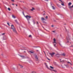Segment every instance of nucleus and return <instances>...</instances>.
I'll list each match as a JSON object with an SVG mask.
<instances>
[{
  "label": "nucleus",
  "instance_id": "18",
  "mask_svg": "<svg viewBox=\"0 0 73 73\" xmlns=\"http://www.w3.org/2000/svg\"><path fill=\"white\" fill-rule=\"evenodd\" d=\"M35 58H36V59L37 60H38V58L37 57V56H35Z\"/></svg>",
  "mask_w": 73,
  "mask_h": 73
},
{
  "label": "nucleus",
  "instance_id": "13",
  "mask_svg": "<svg viewBox=\"0 0 73 73\" xmlns=\"http://www.w3.org/2000/svg\"><path fill=\"white\" fill-rule=\"evenodd\" d=\"M30 53H34V51H30Z\"/></svg>",
  "mask_w": 73,
  "mask_h": 73
},
{
  "label": "nucleus",
  "instance_id": "23",
  "mask_svg": "<svg viewBox=\"0 0 73 73\" xmlns=\"http://www.w3.org/2000/svg\"><path fill=\"white\" fill-rule=\"evenodd\" d=\"M59 56H60V55L58 54H56V56H57V57H58Z\"/></svg>",
  "mask_w": 73,
  "mask_h": 73
},
{
  "label": "nucleus",
  "instance_id": "32",
  "mask_svg": "<svg viewBox=\"0 0 73 73\" xmlns=\"http://www.w3.org/2000/svg\"><path fill=\"white\" fill-rule=\"evenodd\" d=\"M12 4L13 5H15V4L13 3H12Z\"/></svg>",
  "mask_w": 73,
  "mask_h": 73
},
{
  "label": "nucleus",
  "instance_id": "31",
  "mask_svg": "<svg viewBox=\"0 0 73 73\" xmlns=\"http://www.w3.org/2000/svg\"><path fill=\"white\" fill-rule=\"evenodd\" d=\"M52 32L54 33L55 32V31H52Z\"/></svg>",
  "mask_w": 73,
  "mask_h": 73
},
{
  "label": "nucleus",
  "instance_id": "4",
  "mask_svg": "<svg viewBox=\"0 0 73 73\" xmlns=\"http://www.w3.org/2000/svg\"><path fill=\"white\" fill-rule=\"evenodd\" d=\"M44 64L45 65V66H46L47 68L48 69H50V68H48V65H47V64H46V63H44Z\"/></svg>",
  "mask_w": 73,
  "mask_h": 73
},
{
  "label": "nucleus",
  "instance_id": "1",
  "mask_svg": "<svg viewBox=\"0 0 73 73\" xmlns=\"http://www.w3.org/2000/svg\"><path fill=\"white\" fill-rule=\"evenodd\" d=\"M25 17L27 20L28 21L29 24L30 23V22H29V19H31V16H30L27 15L26 16H25Z\"/></svg>",
  "mask_w": 73,
  "mask_h": 73
},
{
  "label": "nucleus",
  "instance_id": "38",
  "mask_svg": "<svg viewBox=\"0 0 73 73\" xmlns=\"http://www.w3.org/2000/svg\"><path fill=\"white\" fill-rule=\"evenodd\" d=\"M16 5V7H17V4Z\"/></svg>",
  "mask_w": 73,
  "mask_h": 73
},
{
  "label": "nucleus",
  "instance_id": "42",
  "mask_svg": "<svg viewBox=\"0 0 73 73\" xmlns=\"http://www.w3.org/2000/svg\"><path fill=\"white\" fill-rule=\"evenodd\" d=\"M20 1V2H21V1Z\"/></svg>",
  "mask_w": 73,
  "mask_h": 73
},
{
  "label": "nucleus",
  "instance_id": "3",
  "mask_svg": "<svg viewBox=\"0 0 73 73\" xmlns=\"http://www.w3.org/2000/svg\"><path fill=\"white\" fill-rule=\"evenodd\" d=\"M55 54V53L54 52L49 53V54H50V55L51 57H53V56H54V55Z\"/></svg>",
  "mask_w": 73,
  "mask_h": 73
},
{
  "label": "nucleus",
  "instance_id": "20",
  "mask_svg": "<svg viewBox=\"0 0 73 73\" xmlns=\"http://www.w3.org/2000/svg\"><path fill=\"white\" fill-rule=\"evenodd\" d=\"M7 24L9 25V26H10V25H9V23L7 22Z\"/></svg>",
  "mask_w": 73,
  "mask_h": 73
},
{
  "label": "nucleus",
  "instance_id": "36",
  "mask_svg": "<svg viewBox=\"0 0 73 73\" xmlns=\"http://www.w3.org/2000/svg\"><path fill=\"white\" fill-rule=\"evenodd\" d=\"M54 46H56V44H54Z\"/></svg>",
  "mask_w": 73,
  "mask_h": 73
},
{
  "label": "nucleus",
  "instance_id": "17",
  "mask_svg": "<svg viewBox=\"0 0 73 73\" xmlns=\"http://www.w3.org/2000/svg\"><path fill=\"white\" fill-rule=\"evenodd\" d=\"M50 67L51 69H54V68L51 66H50Z\"/></svg>",
  "mask_w": 73,
  "mask_h": 73
},
{
  "label": "nucleus",
  "instance_id": "9",
  "mask_svg": "<svg viewBox=\"0 0 73 73\" xmlns=\"http://www.w3.org/2000/svg\"><path fill=\"white\" fill-rule=\"evenodd\" d=\"M71 4H72V3L71 2H69V3H68V6H70L71 5Z\"/></svg>",
  "mask_w": 73,
  "mask_h": 73
},
{
  "label": "nucleus",
  "instance_id": "33",
  "mask_svg": "<svg viewBox=\"0 0 73 73\" xmlns=\"http://www.w3.org/2000/svg\"><path fill=\"white\" fill-rule=\"evenodd\" d=\"M2 35H5V33H3L2 34Z\"/></svg>",
  "mask_w": 73,
  "mask_h": 73
},
{
  "label": "nucleus",
  "instance_id": "39",
  "mask_svg": "<svg viewBox=\"0 0 73 73\" xmlns=\"http://www.w3.org/2000/svg\"><path fill=\"white\" fill-rule=\"evenodd\" d=\"M53 71H55V70H53Z\"/></svg>",
  "mask_w": 73,
  "mask_h": 73
},
{
  "label": "nucleus",
  "instance_id": "2",
  "mask_svg": "<svg viewBox=\"0 0 73 73\" xmlns=\"http://www.w3.org/2000/svg\"><path fill=\"white\" fill-rule=\"evenodd\" d=\"M11 29H13V32L15 33H16L17 32L16 30V29H15V28L14 27V26H13V25H11Z\"/></svg>",
  "mask_w": 73,
  "mask_h": 73
},
{
  "label": "nucleus",
  "instance_id": "27",
  "mask_svg": "<svg viewBox=\"0 0 73 73\" xmlns=\"http://www.w3.org/2000/svg\"><path fill=\"white\" fill-rule=\"evenodd\" d=\"M29 37H32V35H29Z\"/></svg>",
  "mask_w": 73,
  "mask_h": 73
},
{
  "label": "nucleus",
  "instance_id": "34",
  "mask_svg": "<svg viewBox=\"0 0 73 73\" xmlns=\"http://www.w3.org/2000/svg\"><path fill=\"white\" fill-rule=\"evenodd\" d=\"M51 27H54V26H53V25H52L51 26Z\"/></svg>",
  "mask_w": 73,
  "mask_h": 73
},
{
  "label": "nucleus",
  "instance_id": "24",
  "mask_svg": "<svg viewBox=\"0 0 73 73\" xmlns=\"http://www.w3.org/2000/svg\"><path fill=\"white\" fill-rule=\"evenodd\" d=\"M60 61L61 62H64V60H62V61H61V59H60Z\"/></svg>",
  "mask_w": 73,
  "mask_h": 73
},
{
  "label": "nucleus",
  "instance_id": "26",
  "mask_svg": "<svg viewBox=\"0 0 73 73\" xmlns=\"http://www.w3.org/2000/svg\"><path fill=\"white\" fill-rule=\"evenodd\" d=\"M8 9L9 11H11V9H10L9 8H8Z\"/></svg>",
  "mask_w": 73,
  "mask_h": 73
},
{
  "label": "nucleus",
  "instance_id": "19",
  "mask_svg": "<svg viewBox=\"0 0 73 73\" xmlns=\"http://www.w3.org/2000/svg\"><path fill=\"white\" fill-rule=\"evenodd\" d=\"M52 7L53 9H55V8H54V7H53V6H52Z\"/></svg>",
  "mask_w": 73,
  "mask_h": 73
},
{
  "label": "nucleus",
  "instance_id": "21",
  "mask_svg": "<svg viewBox=\"0 0 73 73\" xmlns=\"http://www.w3.org/2000/svg\"><path fill=\"white\" fill-rule=\"evenodd\" d=\"M62 56H65V54L64 53H63L62 54Z\"/></svg>",
  "mask_w": 73,
  "mask_h": 73
},
{
  "label": "nucleus",
  "instance_id": "35",
  "mask_svg": "<svg viewBox=\"0 0 73 73\" xmlns=\"http://www.w3.org/2000/svg\"><path fill=\"white\" fill-rule=\"evenodd\" d=\"M59 0V1H61V2H62V3H63L61 0Z\"/></svg>",
  "mask_w": 73,
  "mask_h": 73
},
{
  "label": "nucleus",
  "instance_id": "28",
  "mask_svg": "<svg viewBox=\"0 0 73 73\" xmlns=\"http://www.w3.org/2000/svg\"><path fill=\"white\" fill-rule=\"evenodd\" d=\"M44 1H48L49 0H44Z\"/></svg>",
  "mask_w": 73,
  "mask_h": 73
},
{
  "label": "nucleus",
  "instance_id": "37",
  "mask_svg": "<svg viewBox=\"0 0 73 73\" xmlns=\"http://www.w3.org/2000/svg\"><path fill=\"white\" fill-rule=\"evenodd\" d=\"M37 24H38V22H37Z\"/></svg>",
  "mask_w": 73,
  "mask_h": 73
},
{
  "label": "nucleus",
  "instance_id": "5",
  "mask_svg": "<svg viewBox=\"0 0 73 73\" xmlns=\"http://www.w3.org/2000/svg\"><path fill=\"white\" fill-rule=\"evenodd\" d=\"M56 40L55 39V38H54V42H53V43H54V44H57V42L56 41Z\"/></svg>",
  "mask_w": 73,
  "mask_h": 73
},
{
  "label": "nucleus",
  "instance_id": "14",
  "mask_svg": "<svg viewBox=\"0 0 73 73\" xmlns=\"http://www.w3.org/2000/svg\"><path fill=\"white\" fill-rule=\"evenodd\" d=\"M45 17V19H48V16H46V17Z\"/></svg>",
  "mask_w": 73,
  "mask_h": 73
},
{
  "label": "nucleus",
  "instance_id": "25",
  "mask_svg": "<svg viewBox=\"0 0 73 73\" xmlns=\"http://www.w3.org/2000/svg\"><path fill=\"white\" fill-rule=\"evenodd\" d=\"M61 5H63V6H64V3H61Z\"/></svg>",
  "mask_w": 73,
  "mask_h": 73
},
{
  "label": "nucleus",
  "instance_id": "41",
  "mask_svg": "<svg viewBox=\"0 0 73 73\" xmlns=\"http://www.w3.org/2000/svg\"><path fill=\"white\" fill-rule=\"evenodd\" d=\"M23 3H24V2H23Z\"/></svg>",
  "mask_w": 73,
  "mask_h": 73
},
{
  "label": "nucleus",
  "instance_id": "29",
  "mask_svg": "<svg viewBox=\"0 0 73 73\" xmlns=\"http://www.w3.org/2000/svg\"><path fill=\"white\" fill-rule=\"evenodd\" d=\"M47 58L48 60H50V59H49L48 58Z\"/></svg>",
  "mask_w": 73,
  "mask_h": 73
},
{
  "label": "nucleus",
  "instance_id": "16",
  "mask_svg": "<svg viewBox=\"0 0 73 73\" xmlns=\"http://www.w3.org/2000/svg\"><path fill=\"white\" fill-rule=\"evenodd\" d=\"M31 73H36V72L35 71H33Z\"/></svg>",
  "mask_w": 73,
  "mask_h": 73
},
{
  "label": "nucleus",
  "instance_id": "12",
  "mask_svg": "<svg viewBox=\"0 0 73 73\" xmlns=\"http://www.w3.org/2000/svg\"><path fill=\"white\" fill-rule=\"evenodd\" d=\"M12 17H13V18H14V19H15V18H16V17H15L13 15H12Z\"/></svg>",
  "mask_w": 73,
  "mask_h": 73
},
{
  "label": "nucleus",
  "instance_id": "15",
  "mask_svg": "<svg viewBox=\"0 0 73 73\" xmlns=\"http://www.w3.org/2000/svg\"><path fill=\"white\" fill-rule=\"evenodd\" d=\"M19 65L20 66V68H23V66H21V65L20 64H19Z\"/></svg>",
  "mask_w": 73,
  "mask_h": 73
},
{
  "label": "nucleus",
  "instance_id": "6",
  "mask_svg": "<svg viewBox=\"0 0 73 73\" xmlns=\"http://www.w3.org/2000/svg\"><path fill=\"white\" fill-rule=\"evenodd\" d=\"M41 20L42 21H43V20H45L46 21V20L44 18H43V17H42L41 18Z\"/></svg>",
  "mask_w": 73,
  "mask_h": 73
},
{
  "label": "nucleus",
  "instance_id": "7",
  "mask_svg": "<svg viewBox=\"0 0 73 73\" xmlns=\"http://www.w3.org/2000/svg\"><path fill=\"white\" fill-rule=\"evenodd\" d=\"M67 64H70L71 65H72V64L69 62H67Z\"/></svg>",
  "mask_w": 73,
  "mask_h": 73
},
{
  "label": "nucleus",
  "instance_id": "22",
  "mask_svg": "<svg viewBox=\"0 0 73 73\" xmlns=\"http://www.w3.org/2000/svg\"><path fill=\"white\" fill-rule=\"evenodd\" d=\"M15 21L16 23H17V20H15Z\"/></svg>",
  "mask_w": 73,
  "mask_h": 73
},
{
  "label": "nucleus",
  "instance_id": "11",
  "mask_svg": "<svg viewBox=\"0 0 73 73\" xmlns=\"http://www.w3.org/2000/svg\"><path fill=\"white\" fill-rule=\"evenodd\" d=\"M33 10H35V8L33 7L32 8V9H31V11H33Z\"/></svg>",
  "mask_w": 73,
  "mask_h": 73
},
{
  "label": "nucleus",
  "instance_id": "40",
  "mask_svg": "<svg viewBox=\"0 0 73 73\" xmlns=\"http://www.w3.org/2000/svg\"><path fill=\"white\" fill-rule=\"evenodd\" d=\"M45 15V13L43 14V15Z\"/></svg>",
  "mask_w": 73,
  "mask_h": 73
},
{
  "label": "nucleus",
  "instance_id": "8",
  "mask_svg": "<svg viewBox=\"0 0 73 73\" xmlns=\"http://www.w3.org/2000/svg\"><path fill=\"white\" fill-rule=\"evenodd\" d=\"M20 57L22 58H24L25 57L23 55H20Z\"/></svg>",
  "mask_w": 73,
  "mask_h": 73
},
{
  "label": "nucleus",
  "instance_id": "30",
  "mask_svg": "<svg viewBox=\"0 0 73 73\" xmlns=\"http://www.w3.org/2000/svg\"><path fill=\"white\" fill-rule=\"evenodd\" d=\"M12 1H13V2H14V0H11Z\"/></svg>",
  "mask_w": 73,
  "mask_h": 73
},
{
  "label": "nucleus",
  "instance_id": "10",
  "mask_svg": "<svg viewBox=\"0 0 73 73\" xmlns=\"http://www.w3.org/2000/svg\"><path fill=\"white\" fill-rule=\"evenodd\" d=\"M57 6H58V7L59 8H61V5H59L58 4H57Z\"/></svg>",
  "mask_w": 73,
  "mask_h": 73
}]
</instances>
